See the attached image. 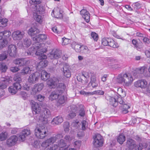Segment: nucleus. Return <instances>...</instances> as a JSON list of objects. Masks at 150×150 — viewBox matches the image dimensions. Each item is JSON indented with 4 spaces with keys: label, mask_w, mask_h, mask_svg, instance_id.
<instances>
[{
    "label": "nucleus",
    "mask_w": 150,
    "mask_h": 150,
    "mask_svg": "<svg viewBox=\"0 0 150 150\" xmlns=\"http://www.w3.org/2000/svg\"><path fill=\"white\" fill-rule=\"evenodd\" d=\"M62 45H65L71 43V40L64 37L62 38Z\"/></svg>",
    "instance_id": "obj_38"
},
{
    "label": "nucleus",
    "mask_w": 150,
    "mask_h": 150,
    "mask_svg": "<svg viewBox=\"0 0 150 150\" xmlns=\"http://www.w3.org/2000/svg\"><path fill=\"white\" fill-rule=\"evenodd\" d=\"M81 51L82 53L85 54H88L90 52V51L88 47L85 45H82Z\"/></svg>",
    "instance_id": "obj_42"
},
{
    "label": "nucleus",
    "mask_w": 150,
    "mask_h": 150,
    "mask_svg": "<svg viewBox=\"0 0 150 150\" xmlns=\"http://www.w3.org/2000/svg\"><path fill=\"white\" fill-rule=\"evenodd\" d=\"M48 132L47 128L43 125H37L35 129V134L38 139H42L46 136Z\"/></svg>",
    "instance_id": "obj_5"
},
{
    "label": "nucleus",
    "mask_w": 150,
    "mask_h": 150,
    "mask_svg": "<svg viewBox=\"0 0 150 150\" xmlns=\"http://www.w3.org/2000/svg\"><path fill=\"white\" fill-rule=\"evenodd\" d=\"M132 42L134 48H135L138 50L140 49V48L139 47L138 43L137 40L133 39L132 40Z\"/></svg>",
    "instance_id": "obj_51"
},
{
    "label": "nucleus",
    "mask_w": 150,
    "mask_h": 150,
    "mask_svg": "<svg viewBox=\"0 0 150 150\" xmlns=\"http://www.w3.org/2000/svg\"><path fill=\"white\" fill-rule=\"evenodd\" d=\"M91 35V37L95 41H97L98 37L97 34L94 32H92Z\"/></svg>",
    "instance_id": "obj_54"
},
{
    "label": "nucleus",
    "mask_w": 150,
    "mask_h": 150,
    "mask_svg": "<svg viewBox=\"0 0 150 150\" xmlns=\"http://www.w3.org/2000/svg\"><path fill=\"white\" fill-rule=\"evenodd\" d=\"M30 134V131L29 129H24L22 131L18 136V140L21 142L25 140L27 137Z\"/></svg>",
    "instance_id": "obj_15"
},
{
    "label": "nucleus",
    "mask_w": 150,
    "mask_h": 150,
    "mask_svg": "<svg viewBox=\"0 0 150 150\" xmlns=\"http://www.w3.org/2000/svg\"><path fill=\"white\" fill-rule=\"evenodd\" d=\"M82 47V46L78 44H76L74 46L73 45H72V47L74 49L76 52H81Z\"/></svg>",
    "instance_id": "obj_44"
},
{
    "label": "nucleus",
    "mask_w": 150,
    "mask_h": 150,
    "mask_svg": "<svg viewBox=\"0 0 150 150\" xmlns=\"http://www.w3.org/2000/svg\"><path fill=\"white\" fill-rule=\"evenodd\" d=\"M52 30L53 32L57 33H59L60 32V31L59 30L58 27L57 26H55L52 27Z\"/></svg>",
    "instance_id": "obj_61"
},
{
    "label": "nucleus",
    "mask_w": 150,
    "mask_h": 150,
    "mask_svg": "<svg viewBox=\"0 0 150 150\" xmlns=\"http://www.w3.org/2000/svg\"><path fill=\"white\" fill-rule=\"evenodd\" d=\"M30 104L31 105L32 112L33 114H38L36 117L39 121L43 122L46 121L47 119L51 116V113L47 109H45L42 114L39 115L41 109L40 105L33 100H31Z\"/></svg>",
    "instance_id": "obj_3"
},
{
    "label": "nucleus",
    "mask_w": 150,
    "mask_h": 150,
    "mask_svg": "<svg viewBox=\"0 0 150 150\" xmlns=\"http://www.w3.org/2000/svg\"><path fill=\"white\" fill-rule=\"evenodd\" d=\"M81 123L82 129L83 130H85L88 126V122L86 120H83L81 122Z\"/></svg>",
    "instance_id": "obj_49"
},
{
    "label": "nucleus",
    "mask_w": 150,
    "mask_h": 150,
    "mask_svg": "<svg viewBox=\"0 0 150 150\" xmlns=\"http://www.w3.org/2000/svg\"><path fill=\"white\" fill-rule=\"evenodd\" d=\"M62 134H58L54 136H52L47 139L41 144L45 150H56L59 147L62 148L66 146V143L63 139H60L63 137Z\"/></svg>",
    "instance_id": "obj_1"
},
{
    "label": "nucleus",
    "mask_w": 150,
    "mask_h": 150,
    "mask_svg": "<svg viewBox=\"0 0 150 150\" xmlns=\"http://www.w3.org/2000/svg\"><path fill=\"white\" fill-rule=\"evenodd\" d=\"M110 38L104 37L102 39V44L104 46H108Z\"/></svg>",
    "instance_id": "obj_41"
},
{
    "label": "nucleus",
    "mask_w": 150,
    "mask_h": 150,
    "mask_svg": "<svg viewBox=\"0 0 150 150\" xmlns=\"http://www.w3.org/2000/svg\"><path fill=\"white\" fill-rule=\"evenodd\" d=\"M91 81L90 84H91L93 83H95L96 81V76L95 74L91 75Z\"/></svg>",
    "instance_id": "obj_60"
},
{
    "label": "nucleus",
    "mask_w": 150,
    "mask_h": 150,
    "mask_svg": "<svg viewBox=\"0 0 150 150\" xmlns=\"http://www.w3.org/2000/svg\"><path fill=\"white\" fill-rule=\"evenodd\" d=\"M61 51L58 50L53 49L48 54V57L50 59H57L60 57Z\"/></svg>",
    "instance_id": "obj_13"
},
{
    "label": "nucleus",
    "mask_w": 150,
    "mask_h": 150,
    "mask_svg": "<svg viewBox=\"0 0 150 150\" xmlns=\"http://www.w3.org/2000/svg\"><path fill=\"white\" fill-rule=\"evenodd\" d=\"M7 133L6 132H2L0 134V140L3 141L5 140L7 137Z\"/></svg>",
    "instance_id": "obj_47"
},
{
    "label": "nucleus",
    "mask_w": 150,
    "mask_h": 150,
    "mask_svg": "<svg viewBox=\"0 0 150 150\" xmlns=\"http://www.w3.org/2000/svg\"><path fill=\"white\" fill-rule=\"evenodd\" d=\"M80 123L78 120H74L72 123L71 125L72 127L75 128H78L80 127Z\"/></svg>",
    "instance_id": "obj_45"
},
{
    "label": "nucleus",
    "mask_w": 150,
    "mask_h": 150,
    "mask_svg": "<svg viewBox=\"0 0 150 150\" xmlns=\"http://www.w3.org/2000/svg\"><path fill=\"white\" fill-rule=\"evenodd\" d=\"M20 95L21 96L22 98L24 100L27 99L28 97V94L24 91H21L20 93Z\"/></svg>",
    "instance_id": "obj_53"
},
{
    "label": "nucleus",
    "mask_w": 150,
    "mask_h": 150,
    "mask_svg": "<svg viewBox=\"0 0 150 150\" xmlns=\"http://www.w3.org/2000/svg\"><path fill=\"white\" fill-rule=\"evenodd\" d=\"M93 143L94 147L98 148L103 146L104 143L103 139L100 134H96L93 137Z\"/></svg>",
    "instance_id": "obj_9"
},
{
    "label": "nucleus",
    "mask_w": 150,
    "mask_h": 150,
    "mask_svg": "<svg viewBox=\"0 0 150 150\" xmlns=\"http://www.w3.org/2000/svg\"><path fill=\"white\" fill-rule=\"evenodd\" d=\"M143 41L145 44H149L150 43V40L147 37L144 38Z\"/></svg>",
    "instance_id": "obj_64"
},
{
    "label": "nucleus",
    "mask_w": 150,
    "mask_h": 150,
    "mask_svg": "<svg viewBox=\"0 0 150 150\" xmlns=\"http://www.w3.org/2000/svg\"><path fill=\"white\" fill-rule=\"evenodd\" d=\"M146 69V67H145L143 66L141 67L136 69L135 71L138 73V74H142L144 73Z\"/></svg>",
    "instance_id": "obj_43"
},
{
    "label": "nucleus",
    "mask_w": 150,
    "mask_h": 150,
    "mask_svg": "<svg viewBox=\"0 0 150 150\" xmlns=\"http://www.w3.org/2000/svg\"><path fill=\"white\" fill-rule=\"evenodd\" d=\"M134 85L137 88H140L142 89H145V93H150V81L148 85V82L146 80L142 79L135 82Z\"/></svg>",
    "instance_id": "obj_6"
},
{
    "label": "nucleus",
    "mask_w": 150,
    "mask_h": 150,
    "mask_svg": "<svg viewBox=\"0 0 150 150\" xmlns=\"http://www.w3.org/2000/svg\"><path fill=\"white\" fill-rule=\"evenodd\" d=\"M50 77V74L48 73L45 71L42 70L41 73V79L44 80L46 81Z\"/></svg>",
    "instance_id": "obj_32"
},
{
    "label": "nucleus",
    "mask_w": 150,
    "mask_h": 150,
    "mask_svg": "<svg viewBox=\"0 0 150 150\" xmlns=\"http://www.w3.org/2000/svg\"><path fill=\"white\" fill-rule=\"evenodd\" d=\"M7 52H6L0 54V61L5 60L7 58Z\"/></svg>",
    "instance_id": "obj_56"
},
{
    "label": "nucleus",
    "mask_w": 150,
    "mask_h": 150,
    "mask_svg": "<svg viewBox=\"0 0 150 150\" xmlns=\"http://www.w3.org/2000/svg\"><path fill=\"white\" fill-rule=\"evenodd\" d=\"M8 42V40L5 39L3 40H0V50L5 47L7 46Z\"/></svg>",
    "instance_id": "obj_39"
},
{
    "label": "nucleus",
    "mask_w": 150,
    "mask_h": 150,
    "mask_svg": "<svg viewBox=\"0 0 150 150\" xmlns=\"http://www.w3.org/2000/svg\"><path fill=\"white\" fill-rule=\"evenodd\" d=\"M74 138L73 137H70L69 135H66L64 138L66 142H70Z\"/></svg>",
    "instance_id": "obj_55"
},
{
    "label": "nucleus",
    "mask_w": 150,
    "mask_h": 150,
    "mask_svg": "<svg viewBox=\"0 0 150 150\" xmlns=\"http://www.w3.org/2000/svg\"><path fill=\"white\" fill-rule=\"evenodd\" d=\"M133 80L132 75L129 73L120 74L117 77L118 82L120 83H123V85L125 87L130 86Z\"/></svg>",
    "instance_id": "obj_4"
},
{
    "label": "nucleus",
    "mask_w": 150,
    "mask_h": 150,
    "mask_svg": "<svg viewBox=\"0 0 150 150\" xmlns=\"http://www.w3.org/2000/svg\"><path fill=\"white\" fill-rule=\"evenodd\" d=\"M10 70L12 72H15L18 71L19 70V69L18 67H11V68L10 69Z\"/></svg>",
    "instance_id": "obj_63"
},
{
    "label": "nucleus",
    "mask_w": 150,
    "mask_h": 150,
    "mask_svg": "<svg viewBox=\"0 0 150 150\" xmlns=\"http://www.w3.org/2000/svg\"><path fill=\"white\" fill-rule=\"evenodd\" d=\"M9 78L8 77L6 79H4L0 82V98L3 96L4 94L3 90L6 88L7 85L9 84Z\"/></svg>",
    "instance_id": "obj_11"
},
{
    "label": "nucleus",
    "mask_w": 150,
    "mask_h": 150,
    "mask_svg": "<svg viewBox=\"0 0 150 150\" xmlns=\"http://www.w3.org/2000/svg\"><path fill=\"white\" fill-rule=\"evenodd\" d=\"M39 32V31L37 28L35 27H33L29 29L28 33L31 37H33Z\"/></svg>",
    "instance_id": "obj_28"
},
{
    "label": "nucleus",
    "mask_w": 150,
    "mask_h": 150,
    "mask_svg": "<svg viewBox=\"0 0 150 150\" xmlns=\"http://www.w3.org/2000/svg\"><path fill=\"white\" fill-rule=\"evenodd\" d=\"M80 13L85 21L88 23L90 21V14L88 12L86 9H83L80 11Z\"/></svg>",
    "instance_id": "obj_25"
},
{
    "label": "nucleus",
    "mask_w": 150,
    "mask_h": 150,
    "mask_svg": "<svg viewBox=\"0 0 150 150\" xmlns=\"http://www.w3.org/2000/svg\"><path fill=\"white\" fill-rule=\"evenodd\" d=\"M125 140V137L123 134H120L117 138V140L120 144H122Z\"/></svg>",
    "instance_id": "obj_35"
},
{
    "label": "nucleus",
    "mask_w": 150,
    "mask_h": 150,
    "mask_svg": "<svg viewBox=\"0 0 150 150\" xmlns=\"http://www.w3.org/2000/svg\"><path fill=\"white\" fill-rule=\"evenodd\" d=\"M44 86L43 83H42L35 84L32 89V91L34 92L33 94L40 92L43 88Z\"/></svg>",
    "instance_id": "obj_22"
},
{
    "label": "nucleus",
    "mask_w": 150,
    "mask_h": 150,
    "mask_svg": "<svg viewBox=\"0 0 150 150\" xmlns=\"http://www.w3.org/2000/svg\"><path fill=\"white\" fill-rule=\"evenodd\" d=\"M63 12L61 8L57 7L52 11L51 15L57 18H61L63 17Z\"/></svg>",
    "instance_id": "obj_17"
},
{
    "label": "nucleus",
    "mask_w": 150,
    "mask_h": 150,
    "mask_svg": "<svg viewBox=\"0 0 150 150\" xmlns=\"http://www.w3.org/2000/svg\"><path fill=\"white\" fill-rule=\"evenodd\" d=\"M13 88L10 87V92L13 94L16 93L18 90L21 88V86L19 83H15L13 84Z\"/></svg>",
    "instance_id": "obj_23"
},
{
    "label": "nucleus",
    "mask_w": 150,
    "mask_h": 150,
    "mask_svg": "<svg viewBox=\"0 0 150 150\" xmlns=\"http://www.w3.org/2000/svg\"><path fill=\"white\" fill-rule=\"evenodd\" d=\"M31 71L29 67H25L23 69L21 73L23 74H27L29 73V71L30 72Z\"/></svg>",
    "instance_id": "obj_46"
},
{
    "label": "nucleus",
    "mask_w": 150,
    "mask_h": 150,
    "mask_svg": "<svg viewBox=\"0 0 150 150\" xmlns=\"http://www.w3.org/2000/svg\"><path fill=\"white\" fill-rule=\"evenodd\" d=\"M63 121V119L62 117L61 116H58L54 118L51 122L52 124L57 125L60 124Z\"/></svg>",
    "instance_id": "obj_27"
},
{
    "label": "nucleus",
    "mask_w": 150,
    "mask_h": 150,
    "mask_svg": "<svg viewBox=\"0 0 150 150\" xmlns=\"http://www.w3.org/2000/svg\"><path fill=\"white\" fill-rule=\"evenodd\" d=\"M45 97L42 95L39 94L37 96V99L38 101L42 102L43 101Z\"/></svg>",
    "instance_id": "obj_62"
},
{
    "label": "nucleus",
    "mask_w": 150,
    "mask_h": 150,
    "mask_svg": "<svg viewBox=\"0 0 150 150\" xmlns=\"http://www.w3.org/2000/svg\"><path fill=\"white\" fill-rule=\"evenodd\" d=\"M3 32L4 39L7 40L9 37V30H6Z\"/></svg>",
    "instance_id": "obj_57"
},
{
    "label": "nucleus",
    "mask_w": 150,
    "mask_h": 150,
    "mask_svg": "<svg viewBox=\"0 0 150 150\" xmlns=\"http://www.w3.org/2000/svg\"><path fill=\"white\" fill-rule=\"evenodd\" d=\"M8 21V20L6 18L0 19V27L2 28L6 27Z\"/></svg>",
    "instance_id": "obj_40"
},
{
    "label": "nucleus",
    "mask_w": 150,
    "mask_h": 150,
    "mask_svg": "<svg viewBox=\"0 0 150 150\" xmlns=\"http://www.w3.org/2000/svg\"><path fill=\"white\" fill-rule=\"evenodd\" d=\"M14 63L16 64L21 66L28 64L30 63V61L25 58H20L14 60Z\"/></svg>",
    "instance_id": "obj_20"
},
{
    "label": "nucleus",
    "mask_w": 150,
    "mask_h": 150,
    "mask_svg": "<svg viewBox=\"0 0 150 150\" xmlns=\"http://www.w3.org/2000/svg\"><path fill=\"white\" fill-rule=\"evenodd\" d=\"M14 80L16 82V83H20L21 81V79L19 76L17 75L14 76L13 78Z\"/></svg>",
    "instance_id": "obj_59"
},
{
    "label": "nucleus",
    "mask_w": 150,
    "mask_h": 150,
    "mask_svg": "<svg viewBox=\"0 0 150 150\" xmlns=\"http://www.w3.org/2000/svg\"><path fill=\"white\" fill-rule=\"evenodd\" d=\"M57 87L56 89L58 90L61 94H62L64 91H65L66 89V86L63 83H58Z\"/></svg>",
    "instance_id": "obj_30"
},
{
    "label": "nucleus",
    "mask_w": 150,
    "mask_h": 150,
    "mask_svg": "<svg viewBox=\"0 0 150 150\" xmlns=\"http://www.w3.org/2000/svg\"><path fill=\"white\" fill-rule=\"evenodd\" d=\"M69 68V67L68 65L65 64L62 69L63 75L67 78L70 77L71 75V73Z\"/></svg>",
    "instance_id": "obj_21"
},
{
    "label": "nucleus",
    "mask_w": 150,
    "mask_h": 150,
    "mask_svg": "<svg viewBox=\"0 0 150 150\" xmlns=\"http://www.w3.org/2000/svg\"><path fill=\"white\" fill-rule=\"evenodd\" d=\"M70 127L69 124L68 122H66L64 123V131L66 132H69Z\"/></svg>",
    "instance_id": "obj_50"
},
{
    "label": "nucleus",
    "mask_w": 150,
    "mask_h": 150,
    "mask_svg": "<svg viewBox=\"0 0 150 150\" xmlns=\"http://www.w3.org/2000/svg\"><path fill=\"white\" fill-rule=\"evenodd\" d=\"M22 43L23 46L28 47L31 45V41L30 39L26 38L23 39Z\"/></svg>",
    "instance_id": "obj_33"
},
{
    "label": "nucleus",
    "mask_w": 150,
    "mask_h": 150,
    "mask_svg": "<svg viewBox=\"0 0 150 150\" xmlns=\"http://www.w3.org/2000/svg\"><path fill=\"white\" fill-rule=\"evenodd\" d=\"M61 94L56 89L51 93L49 99L51 100H53L57 99L59 95Z\"/></svg>",
    "instance_id": "obj_24"
},
{
    "label": "nucleus",
    "mask_w": 150,
    "mask_h": 150,
    "mask_svg": "<svg viewBox=\"0 0 150 150\" xmlns=\"http://www.w3.org/2000/svg\"><path fill=\"white\" fill-rule=\"evenodd\" d=\"M40 2V0H31L30 1L29 3L31 4V7L32 8L31 10L35 11L37 13L38 12L40 13H42L45 10L42 6L38 5Z\"/></svg>",
    "instance_id": "obj_8"
},
{
    "label": "nucleus",
    "mask_w": 150,
    "mask_h": 150,
    "mask_svg": "<svg viewBox=\"0 0 150 150\" xmlns=\"http://www.w3.org/2000/svg\"><path fill=\"white\" fill-rule=\"evenodd\" d=\"M110 104L114 107H116L118 105V103L122 105L125 102H124L121 97L119 96H115L114 97H111L109 100Z\"/></svg>",
    "instance_id": "obj_10"
},
{
    "label": "nucleus",
    "mask_w": 150,
    "mask_h": 150,
    "mask_svg": "<svg viewBox=\"0 0 150 150\" xmlns=\"http://www.w3.org/2000/svg\"><path fill=\"white\" fill-rule=\"evenodd\" d=\"M80 94L84 96H89L94 94V92H86L83 90H81L80 92Z\"/></svg>",
    "instance_id": "obj_52"
},
{
    "label": "nucleus",
    "mask_w": 150,
    "mask_h": 150,
    "mask_svg": "<svg viewBox=\"0 0 150 150\" xmlns=\"http://www.w3.org/2000/svg\"><path fill=\"white\" fill-rule=\"evenodd\" d=\"M59 81L58 79L55 77L50 78L47 81V83L50 88H54L57 86Z\"/></svg>",
    "instance_id": "obj_16"
},
{
    "label": "nucleus",
    "mask_w": 150,
    "mask_h": 150,
    "mask_svg": "<svg viewBox=\"0 0 150 150\" xmlns=\"http://www.w3.org/2000/svg\"><path fill=\"white\" fill-rule=\"evenodd\" d=\"M47 51L46 48H44L43 46L37 44L33 47L30 48L28 51L27 52V53L28 55L34 53L35 55L39 56V59L42 60L38 64L37 67L42 69V68L46 67L48 64L47 61L45 59L47 58V56L43 54Z\"/></svg>",
    "instance_id": "obj_2"
},
{
    "label": "nucleus",
    "mask_w": 150,
    "mask_h": 150,
    "mask_svg": "<svg viewBox=\"0 0 150 150\" xmlns=\"http://www.w3.org/2000/svg\"><path fill=\"white\" fill-rule=\"evenodd\" d=\"M40 75V73L38 72H36L30 74L28 79V82L31 83H35L38 81Z\"/></svg>",
    "instance_id": "obj_14"
},
{
    "label": "nucleus",
    "mask_w": 150,
    "mask_h": 150,
    "mask_svg": "<svg viewBox=\"0 0 150 150\" xmlns=\"http://www.w3.org/2000/svg\"><path fill=\"white\" fill-rule=\"evenodd\" d=\"M81 145V142L80 141H76L74 142V146L75 147L79 148Z\"/></svg>",
    "instance_id": "obj_58"
},
{
    "label": "nucleus",
    "mask_w": 150,
    "mask_h": 150,
    "mask_svg": "<svg viewBox=\"0 0 150 150\" xmlns=\"http://www.w3.org/2000/svg\"><path fill=\"white\" fill-rule=\"evenodd\" d=\"M24 35L23 31L18 30L13 32L12 36L14 40H20L23 38Z\"/></svg>",
    "instance_id": "obj_19"
},
{
    "label": "nucleus",
    "mask_w": 150,
    "mask_h": 150,
    "mask_svg": "<svg viewBox=\"0 0 150 150\" xmlns=\"http://www.w3.org/2000/svg\"><path fill=\"white\" fill-rule=\"evenodd\" d=\"M18 139V138L16 135L11 136L10 138V146L15 144Z\"/></svg>",
    "instance_id": "obj_37"
},
{
    "label": "nucleus",
    "mask_w": 150,
    "mask_h": 150,
    "mask_svg": "<svg viewBox=\"0 0 150 150\" xmlns=\"http://www.w3.org/2000/svg\"><path fill=\"white\" fill-rule=\"evenodd\" d=\"M47 38V35L45 34H39L38 35H37L34 37H33V40L37 42L35 44L33 45L32 47L30 48L33 47L34 46H35L37 44H39L40 45L43 46L44 48H46L45 47H44V45L43 44H40L38 42H42L45 41L46 40Z\"/></svg>",
    "instance_id": "obj_12"
},
{
    "label": "nucleus",
    "mask_w": 150,
    "mask_h": 150,
    "mask_svg": "<svg viewBox=\"0 0 150 150\" xmlns=\"http://www.w3.org/2000/svg\"><path fill=\"white\" fill-rule=\"evenodd\" d=\"M108 46L113 48H117L118 47V44L114 40L111 38L109 40Z\"/></svg>",
    "instance_id": "obj_36"
},
{
    "label": "nucleus",
    "mask_w": 150,
    "mask_h": 150,
    "mask_svg": "<svg viewBox=\"0 0 150 150\" xmlns=\"http://www.w3.org/2000/svg\"><path fill=\"white\" fill-rule=\"evenodd\" d=\"M10 56L15 57L17 52V48L16 46L13 45H10Z\"/></svg>",
    "instance_id": "obj_31"
},
{
    "label": "nucleus",
    "mask_w": 150,
    "mask_h": 150,
    "mask_svg": "<svg viewBox=\"0 0 150 150\" xmlns=\"http://www.w3.org/2000/svg\"><path fill=\"white\" fill-rule=\"evenodd\" d=\"M37 13L36 14V16L34 18H35V20L37 22L40 23H41L42 22L43 18L41 16L37 15Z\"/></svg>",
    "instance_id": "obj_48"
},
{
    "label": "nucleus",
    "mask_w": 150,
    "mask_h": 150,
    "mask_svg": "<svg viewBox=\"0 0 150 150\" xmlns=\"http://www.w3.org/2000/svg\"><path fill=\"white\" fill-rule=\"evenodd\" d=\"M130 108L129 106L125 102L120 107V109L121 110L122 113L126 114L128 112V110Z\"/></svg>",
    "instance_id": "obj_29"
},
{
    "label": "nucleus",
    "mask_w": 150,
    "mask_h": 150,
    "mask_svg": "<svg viewBox=\"0 0 150 150\" xmlns=\"http://www.w3.org/2000/svg\"><path fill=\"white\" fill-rule=\"evenodd\" d=\"M58 100L56 103V105L58 108H61L64 105L65 103L67 100L66 96L62 95H59L58 98Z\"/></svg>",
    "instance_id": "obj_18"
},
{
    "label": "nucleus",
    "mask_w": 150,
    "mask_h": 150,
    "mask_svg": "<svg viewBox=\"0 0 150 150\" xmlns=\"http://www.w3.org/2000/svg\"><path fill=\"white\" fill-rule=\"evenodd\" d=\"M77 108L75 107L74 109H71L70 113L66 117V119L69 120L73 119L76 116Z\"/></svg>",
    "instance_id": "obj_26"
},
{
    "label": "nucleus",
    "mask_w": 150,
    "mask_h": 150,
    "mask_svg": "<svg viewBox=\"0 0 150 150\" xmlns=\"http://www.w3.org/2000/svg\"><path fill=\"white\" fill-rule=\"evenodd\" d=\"M126 146L130 150H142L144 147L142 144L137 145L136 142L131 139L127 140Z\"/></svg>",
    "instance_id": "obj_7"
},
{
    "label": "nucleus",
    "mask_w": 150,
    "mask_h": 150,
    "mask_svg": "<svg viewBox=\"0 0 150 150\" xmlns=\"http://www.w3.org/2000/svg\"><path fill=\"white\" fill-rule=\"evenodd\" d=\"M93 74H94L91 72H83L82 73V76L87 79V80H86V83H87L88 81V79H89L90 76H91V75Z\"/></svg>",
    "instance_id": "obj_34"
}]
</instances>
